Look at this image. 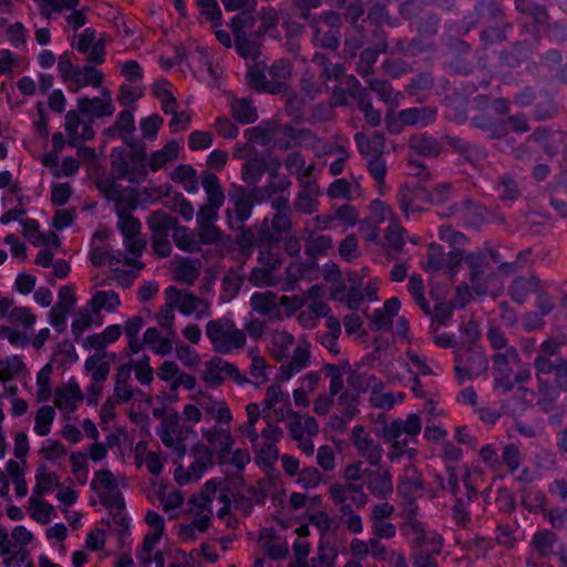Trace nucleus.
Wrapping results in <instances>:
<instances>
[{"label": "nucleus", "instance_id": "f257e3e1", "mask_svg": "<svg viewBox=\"0 0 567 567\" xmlns=\"http://www.w3.org/2000/svg\"><path fill=\"white\" fill-rule=\"evenodd\" d=\"M123 142L131 151L127 153L121 147L112 150L110 158L113 175L126 178L132 184H140L147 176L145 145L138 143L131 133L123 135Z\"/></svg>", "mask_w": 567, "mask_h": 567}, {"label": "nucleus", "instance_id": "f03ea898", "mask_svg": "<svg viewBox=\"0 0 567 567\" xmlns=\"http://www.w3.org/2000/svg\"><path fill=\"white\" fill-rule=\"evenodd\" d=\"M206 334L214 350L221 354L230 353L234 349H240L246 343V333L237 329L228 318L208 321Z\"/></svg>", "mask_w": 567, "mask_h": 567}, {"label": "nucleus", "instance_id": "7ed1b4c3", "mask_svg": "<svg viewBox=\"0 0 567 567\" xmlns=\"http://www.w3.org/2000/svg\"><path fill=\"white\" fill-rule=\"evenodd\" d=\"M176 224H178V219L162 209L153 212L147 217V225L151 229V244L156 256L165 258L171 255L172 246L168 235L171 230H174Z\"/></svg>", "mask_w": 567, "mask_h": 567}, {"label": "nucleus", "instance_id": "20e7f679", "mask_svg": "<svg viewBox=\"0 0 567 567\" xmlns=\"http://www.w3.org/2000/svg\"><path fill=\"white\" fill-rule=\"evenodd\" d=\"M488 360L480 347H463L455 352V373L461 381L487 371Z\"/></svg>", "mask_w": 567, "mask_h": 567}, {"label": "nucleus", "instance_id": "39448f33", "mask_svg": "<svg viewBox=\"0 0 567 567\" xmlns=\"http://www.w3.org/2000/svg\"><path fill=\"white\" fill-rule=\"evenodd\" d=\"M167 300L175 303L176 308L185 316L194 313L197 309V318L208 317L210 315V306L208 300L195 296L188 290H181L174 286H169L165 290Z\"/></svg>", "mask_w": 567, "mask_h": 567}, {"label": "nucleus", "instance_id": "423d86ee", "mask_svg": "<svg viewBox=\"0 0 567 567\" xmlns=\"http://www.w3.org/2000/svg\"><path fill=\"white\" fill-rule=\"evenodd\" d=\"M227 196L230 204L226 210L227 224L246 221L251 216L254 208L248 190L244 186L233 183L228 188Z\"/></svg>", "mask_w": 567, "mask_h": 567}, {"label": "nucleus", "instance_id": "0eeeda50", "mask_svg": "<svg viewBox=\"0 0 567 567\" xmlns=\"http://www.w3.org/2000/svg\"><path fill=\"white\" fill-rule=\"evenodd\" d=\"M192 455L195 457V461L189 466L187 473L179 475L178 470L175 471V480L179 485L187 484L190 481L192 475L195 480H199L206 468L209 465H213V451L204 444L198 443L194 445L192 449Z\"/></svg>", "mask_w": 567, "mask_h": 567}, {"label": "nucleus", "instance_id": "6e6552de", "mask_svg": "<svg viewBox=\"0 0 567 567\" xmlns=\"http://www.w3.org/2000/svg\"><path fill=\"white\" fill-rule=\"evenodd\" d=\"M483 17H487L491 22L499 23L505 20V12L494 0L478 1L474 7L473 12L465 17V33L475 28Z\"/></svg>", "mask_w": 567, "mask_h": 567}, {"label": "nucleus", "instance_id": "1a4fd4ad", "mask_svg": "<svg viewBox=\"0 0 567 567\" xmlns=\"http://www.w3.org/2000/svg\"><path fill=\"white\" fill-rule=\"evenodd\" d=\"M534 368L539 382H542V375L554 373V383L558 388L567 379V359L563 357H536Z\"/></svg>", "mask_w": 567, "mask_h": 567}, {"label": "nucleus", "instance_id": "9d476101", "mask_svg": "<svg viewBox=\"0 0 567 567\" xmlns=\"http://www.w3.org/2000/svg\"><path fill=\"white\" fill-rule=\"evenodd\" d=\"M78 104L80 113L96 117L111 116L115 111L111 92L106 87H102L101 97H81L78 100Z\"/></svg>", "mask_w": 567, "mask_h": 567}, {"label": "nucleus", "instance_id": "9b49d317", "mask_svg": "<svg viewBox=\"0 0 567 567\" xmlns=\"http://www.w3.org/2000/svg\"><path fill=\"white\" fill-rule=\"evenodd\" d=\"M365 485L371 494L379 498H386L393 492L390 471L386 468L364 470Z\"/></svg>", "mask_w": 567, "mask_h": 567}, {"label": "nucleus", "instance_id": "f8f14e48", "mask_svg": "<svg viewBox=\"0 0 567 567\" xmlns=\"http://www.w3.org/2000/svg\"><path fill=\"white\" fill-rule=\"evenodd\" d=\"M310 346L306 340H300L298 346L295 348L291 361L280 367V374L277 377V381L284 382L289 380L291 377L300 372L303 368L310 363Z\"/></svg>", "mask_w": 567, "mask_h": 567}, {"label": "nucleus", "instance_id": "ddd939ff", "mask_svg": "<svg viewBox=\"0 0 567 567\" xmlns=\"http://www.w3.org/2000/svg\"><path fill=\"white\" fill-rule=\"evenodd\" d=\"M246 81L247 85L257 92L280 94L287 89L286 84L281 81H268L264 70L259 66V64H254L249 68V71L246 75Z\"/></svg>", "mask_w": 567, "mask_h": 567}, {"label": "nucleus", "instance_id": "4468645a", "mask_svg": "<svg viewBox=\"0 0 567 567\" xmlns=\"http://www.w3.org/2000/svg\"><path fill=\"white\" fill-rule=\"evenodd\" d=\"M421 419L417 414H410L406 420H394L385 424L382 429V437L391 442L393 439H399L402 433L409 435H416L421 432Z\"/></svg>", "mask_w": 567, "mask_h": 567}, {"label": "nucleus", "instance_id": "2eb2a0df", "mask_svg": "<svg viewBox=\"0 0 567 567\" xmlns=\"http://www.w3.org/2000/svg\"><path fill=\"white\" fill-rule=\"evenodd\" d=\"M277 132V125L275 123H267L266 125H258L251 127L245 132V137L247 138V143L244 145L241 150H238L234 155L237 157H244L243 152H254L255 148L251 145L252 143H258L262 146L268 145L271 140L275 138Z\"/></svg>", "mask_w": 567, "mask_h": 567}, {"label": "nucleus", "instance_id": "dca6fc26", "mask_svg": "<svg viewBox=\"0 0 567 567\" xmlns=\"http://www.w3.org/2000/svg\"><path fill=\"white\" fill-rule=\"evenodd\" d=\"M203 436L210 443L215 449L219 464L226 463V458L234 444V439L227 430H206L203 432Z\"/></svg>", "mask_w": 567, "mask_h": 567}, {"label": "nucleus", "instance_id": "f3484780", "mask_svg": "<svg viewBox=\"0 0 567 567\" xmlns=\"http://www.w3.org/2000/svg\"><path fill=\"white\" fill-rule=\"evenodd\" d=\"M84 395L75 381H71L66 386L56 388L55 406L68 412L75 411L78 404L82 402Z\"/></svg>", "mask_w": 567, "mask_h": 567}, {"label": "nucleus", "instance_id": "a211bd4d", "mask_svg": "<svg viewBox=\"0 0 567 567\" xmlns=\"http://www.w3.org/2000/svg\"><path fill=\"white\" fill-rule=\"evenodd\" d=\"M436 113V107L433 106L410 107L400 111L399 120L405 126L427 125L435 121Z\"/></svg>", "mask_w": 567, "mask_h": 567}, {"label": "nucleus", "instance_id": "6ab92c4d", "mask_svg": "<svg viewBox=\"0 0 567 567\" xmlns=\"http://www.w3.org/2000/svg\"><path fill=\"white\" fill-rule=\"evenodd\" d=\"M542 288V281L536 276L518 277L509 287V295L515 302L524 303L530 293H537Z\"/></svg>", "mask_w": 567, "mask_h": 567}, {"label": "nucleus", "instance_id": "aec40b11", "mask_svg": "<svg viewBox=\"0 0 567 567\" xmlns=\"http://www.w3.org/2000/svg\"><path fill=\"white\" fill-rule=\"evenodd\" d=\"M465 262L470 267V280L472 284L473 290L478 295L483 296L486 293V286L482 282V277L484 274V264H485V255L481 251L472 252L464 257Z\"/></svg>", "mask_w": 567, "mask_h": 567}, {"label": "nucleus", "instance_id": "412c9836", "mask_svg": "<svg viewBox=\"0 0 567 567\" xmlns=\"http://www.w3.org/2000/svg\"><path fill=\"white\" fill-rule=\"evenodd\" d=\"M104 80L103 73L92 65H84L75 70V74L69 85L70 91L78 92L81 86H100Z\"/></svg>", "mask_w": 567, "mask_h": 567}, {"label": "nucleus", "instance_id": "4be33fe9", "mask_svg": "<svg viewBox=\"0 0 567 567\" xmlns=\"http://www.w3.org/2000/svg\"><path fill=\"white\" fill-rule=\"evenodd\" d=\"M474 127L487 133L489 138L499 140L507 134L506 125L502 120H494L489 114L481 113L472 117Z\"/></svg>", "mask_w": 567, "mask_h": 567}, {"label": "nucleus", "instance_id": "5701e85b", "mask_svg": "<svg viewBox=\"0 0 567 567\" xmlns=\"http://www.w3.org/2000/svg\"><path fill=\"white\" fill-rule=\"evenodd\" d=\"M122 334L120 324H112L101 333H94L83 341L84 349H95L96 351L105 349L109 343L115 342Z\"/></svg>", "mask_w": 567, "mask_h": 567}, {"label": "nucleus", "instance_id": "b1692460", "mask_svg": "<svg viewBox=\"0 0 567 567\" xmlns=\"http://www.w3.org/2000/svg\"><path fill=\"white\" fill-rule=\"evenodd\" d=\"M410 528L415 536L413 545L415 547L431 546L434 554H440L442 548V539L436 534L426 535L423 525L417 520L410 522Z\"/></svg>", "mask_w": 567, "mask_h": 567}, {"label": "nucleus", "instance_id": "393cba45", "mask_svg": "<svg viewBox=\"0 0 567 567\" xmlns=\"http://www.w3.org/2000/svg\"><path fill=\"white\" fill-rule=\"evenodd\" d=\"M409 147L419 155L434 157L439 156L442 150L436 138L426 135H412L409 140Z\"/></svg>", "mask_w": 567, "mask_h": 567}, {"label": "nucleus", "instance_id": "a878e982", "mask_svg": "<svg viewBox=\"0 0 567 567\" xmlns=\"http://www.w3.org/2000/svg\"><path fill=\"white\" fill-rule=\"evenodd\" d=\"M202 185L207 194L208 203H212L215 206H223L225 194L221 189L217 175L209 171L203 172Z\"/></svg>", "mask_w": 567, "mask_h": 567}, {"label": "nucleus", "instance_id": "bb28decb", "mask_svg": "<svg viewBox=\"0 0 567 567\" xmlns=\"http://www.w3.org/2000/svg\"><path fill=\"white\" fill-rule=\"evenodd\" d=\"M250 307L262 316H270L278 310L277 295L272 291L255 292L250 298Z\"/></svg>", "mask_w": 567, "mask_h": 567}, {"label": "nucleus", "instance_id": "cd10ccee", "mask_svg": "<svg viewBox=\"0 0 567 567\" xmlns=\"http://www.w3.org/2000/svg\"><path fill=\"white\" fill-rule=\"evenodd\" d=\"M229 228L236 233L235 243L243 252H250L254 246H257L255 231L245 226V221L238 224H228Z\"/></svg>", "mask_w": 567, "mask_h": 567}, {"label": "nucleus", "instance_id": "c85d7f7f", "mask_svg": "<svg viewBox=\"0 0 567 567\" xmlns=\"http://www.w3.org/2000/svg\"><path fill=\"white\" fill-rule=\"evenodd\" d=\"M233 117L241 123H254L258 118L257 110L247 99H235L230 104Z\"/></svg>", "mask_w": 567, "mask_h": 567}, {"label": "nucleus", "instance_id": "c756f323", "mask_svg": "<svg viewBox=\"0 0 567 567\" xmlns=\"http://www.w3.org/2000/svg\"><path fill=\"white\" fill-rule=\"evenodd\" d=\"M179 145L176 141L168 142L163 150L154 152L148 163L150 168L153 172L158 171L166 163L176 159L178 156Z\"/></svg>", "mask_w": 567, "mask_h": 567}, {"label": "nucleus", "instance_id": "7c9ffc66", "mask_svg": "<svg viewBox=\"0 0 567 567\" xmlns=\"http://www.w3.org/2000/svg\"><path fill=\"white\" fill-rule=\"evenodd\" d=\"M266 173V159L254 157L241 166V178L248 185L257 184Z\"/></svg>", "mask_w": 567, "mask_h": 567}, {"label": "nucleus", "instance_id": "2f4dec72", "mask_svg": "<svg viewBox=\"0 0 567 567\" xmlns=\"http://www.w3.org/2000/svg\"><path fill=\"white\" fill-rule=\"evenodd\" d=\"M332 239L330 236L310 234L306 238L305 250L308 257L317 259L319 256H323L331 248Z\"/></svg>", "mask_w": 567, "mask_h": 567}, {"label": "nucleus", "instance_id": "473e14b6", "mask_svg": "<svg viewBox=\"0 0 567 567\" xmlns=\"http://www.w3.org/2000/svg\"><path fill=\"white\" fill-rule=\"evenodd\" d=\"M312 62L322 68L320 78L324 81L336 80L340 81L344 75V66L341 63L332 64L323 53H316L312 58Z\"/></svg>", "mask_w": 567, "mask_h": 567}, {"label": "nucleus", "instance_id": "72a5a7b5", "mask_svg": "<svg viewBox=\"0 0 567 567\" xmlns=\"http://www.w3.org/2000/svg\"><path fill=\"white\" fill-rule=\"evenodd\" d=\"M235 47L238 54L245 59L256 60L260 54V42L251 39L248 34L234 35Z\"/></svg>", "mask_w": 567, "mask_h": 567}, {"label": "nucleus", "instance_id": "f704fd0d", "mask_svg": "<svg viewBox=\"0 0 567 567\" xmlns=\"http://www.w3.org/2000/svg\"><path fill=\"white\" fill-rule=\"evenodd\" d=\"M173 240L179 249L188 252H195L200 249L199 243L194 238L188 228L178 224H176L173 230Z\"/></svg>", "mask_w": 567, "mask_h": 567}, {"label": "nucleus", "instance_id": "c9c22d12", "mask_svg": "<svg viewBox=\"0 0 567 567\" xmlns=\"http://www.w3.org/2000/svg\"><path fill=\"white\" fill-rule=\"evenodd\" d=\"M200 261L184 259L176 268V279L186 285H192L200 274Z\"/></svg>", "mask_w": 567, "mask_h": 567}, {"label": "nucleus", "instance_id": "e433bc0d", "mask_svg": "<svg viewBox=\"0 0 567 567\" xmlns=\"http://www.w3.org/2000/svg\"><path fill=\"white\" fill-rule=\"evenodd\" d=\"M380 53L383 52L372 47L363 49L359 54L357 72L363 78L371 75L374 72L373 64L378 61Z\"/></svg>", "mask_w": 567, "mask_h": 567}, {"label": "nucleus", "instance_id": "4c0bfd02", "mask_svg": "<svg viewBox=\"0 0 567 567\" xmlns=\"http://www.w3.org/2000/svg\"><path fill=\"white\" fill-rule=\"evenodd\" d=\"M120 305V298L114 291H97L91 300L92 311L100 313L103 308L114 310Z\"/></svg>", "mask_w": 567, "mask_h": 567}, {"label": "nucleus", "instance_id": "58836bf2", "mask_svg": "<svg viewBox=\"0 0 567 567\" xmlns=\"http://www.w3.org/2000/svg\"><path fill=\"white\" fill-rule=\"evenodd\" d=\"M256 239L258 247L272 249L281 238L271 228V224L269 225L268 219H264L257 228Z\"/></svg>", "mask_w": 567, "mask_h": 567}, {"label": "nucleus", "instance_id": "ea45409f", "mask_svg": "<svg viewBox=\"0 0 567 567\" xmlns=\"http://www.w3.org/2000/svg\"><path fill=\"white\" fill-rule=\"evenodd\" d=\"M55 411L50 405H43L37 411L34 431L45 436L50 433L51 424L53 423Z\"/></svg>", "mask_w": 567, "mask_h": 567}, {"label": "nucleus", "instance_id": "a19ab883", "mask_svg": "<svg viewBox=\"0 0 567 567\" xmlns=\"http://www.w3.org/2000/svg\"><path fill=\"white\" fill-rule=\"evenodd\" d=\"M205 367L203 380L212 386H219L224 382V377L221 375V358H213L210 361L206 362Z\"/></svg>", "mask_w": 567, "mask_h": 567}, {"label": "nucleus", "instance_id": "79ce46f5", "mask_svg": "<svg viewBox=\"0 0 567 567\" xmlns=\"http://www.w3.org/2000/svg\"><path fill=\"white\" fill-rule=\"evenodd\" d=\"M494 369L498 374H512V370L508 367L509 360L515 362L519 361V354L515 348H509L505 352L495 353L492 357Z\"/></svg>", "mask_w": 567, "mask_h": 567}, {"label": "nucleus", "instance_id": "37998d69", "mask_svg": "<svg viewBox=\"0 0 567 567\" xmlns=\"http://www.w3.org/2000/svg\"><path fill=\"white\" fill-rule=\"evenodd\" d=\"M377 381V379L368 373H359V372H351V374L348 378V384L350 390H352L354 393H357L359 396L367 392L373 383Z\"/></svg>", "mask_w": 567, "mask_h": 567}, {"label": "nucleus", "instance_id": "c03bdc74", "mask_svg": "<svg viewBox=\"0 0 567 567\" xmlns=\"http://www.w3.org/2000/svg\"><path fill=\"white\" fill-rule=\"evenodd\" d=\"M398 493L405 499H413L422 491V482L416 476H404L398 484Z\"/></svg>", "mask_w": 567, "mask_h": 567}, {"label": "nucleus", "instance_id": "a18cd8bd", "mask_svg": "<svg viewBox=\"0 0 567 567\" xmlns=\"http://www.w3.org/2000/svg\"><path fill=\"white\" fill-rule=\"evenodd\" d=\"M256 23V18L246 10H241L237 16L231 19V32L234 35L247 34L246 29H252Z\"/></svg>", "mask_w": 567, "mask_h": 567}, {"label": "nucleus", "instance_id": "49530a36", "mask_svg": "<svg viewBox=\"0 0 567 567\" xmlns=\"http://www.w3.org/2000/svg\"><path fill=\"white\" fill-rule=\"evenodd\" d=\"M357 32L359 34L347 38L343 43V58L353 60L358 55V51L361 50L364 45L361 25H357Z\"/></svg>", "mask_w": 567, "mask_h": 567}, {"label": "nucleus", "instance_id": "de8ad7c7", "mask_svg": "<svg viewBox=\"0 0 567 567\" xmlns=\"http://www.w3.org/2000/svg\"><path fill=\"white\" fill-rule=\"evenodd\" d=\"M100 486H104L109 492L117 489V481L110 470H100L95 473V477L91 483L94 492L100 491Z\"/></svg>", "mask_w": 567, "mask_h": 567}, {"label": "nucleus", "instance_id": "09e8293b", "mask_svg": "<svg viewBox=\"0 0 567 567\" xmlns=\"http://www.w3.org/2000/svg\"><path fill=\"white\" fill-rule=\"evenodd\" d=\"M502 193L499 195L503 202H516L520 197V189L517 183L509 176L503 175L499 178Z\"/></svg>", "mask_w": 567, "mask_h": 567}, {"label": "nucleus", "instance_id": "8fccbe9b", "mask_svg": "<svg viewBox=\"0 0 567 567\" xmlns=\"http://www.w3.org/2000/svg\"><path fill=\"white\" fill-rule=\"evenodd\" d=\"M31 507L33 508L31 517L41 524H48L50 515L54 511L53 506L38 498H30Z\"/></svg>", "mask_w": 567, "mask_h": 567}, {"label": "nucleus", "instance_id": "3c124183", "mask_svg": "<svg viewBox=\"0 0 567 567\" xmlns=\"http://www.w3.org/2000/svg\"><path fill=\"white\" fill-rule=\"evenodd\" d=\"M322 4V0H292V6L299 12V18L313 24L317 22L312 16L311 10L318 9Z\"/></svg>", "mask_w": 567, "mask_h": 567}, {"label": "nucleus", "instance_id": "603ef678", "mask_svg": "<svg viewBox=\"0 0 567 567\" xmlns=\"http://www.w3.org/2000/svg\"><path fill=\"white\" fill-rule=\"evenodd\" d=\"M403 233H404V229L395 223H392L385 229L384 239L392 250L399 251L403 247V245H404Z\"/></svg>", "mask_w": 567, "mask_h": 567}, {"label": "nucleus", "instance_id": "864d4df0", "mask_svg": "<svg viewBox=\"0 0 567 567\" xmlns=\"http://www.w3.org/2000/svg\"><path fill=\"white\" fill-rule=\"evenodd\" d=\"M450 187H451L450 184H442V185L435 187L433 192H429L426 188H420L416 192V194L424 195L426 203H430L433 205H440L447 200V194H449Z\"/></svg>", "mask_w": 567, "mask_h": 567}, {"label": "nucleus", "instance_id": "5fc2aeb1", "mask_svg": "<svg viewBox=\"0 0 567 567\" xmlns=\"http://www.w3.org/2000/svg\"><path fill=\"white\" fill-rule=\"evenodd\" d=\"M390 19V12L384 3L377 1L373 3L367 14V20L375 27L386 23Z\"/></svg>", "mask_w": 567, "mask_h": 567}, {"label": "nucleus", "instance_id": "6e6d98bb", "mask_svg": "<svg viewBox=\"0 0 567 567\" xmlns=\"http://www.w3.org/2000/svg\"><path fill=\"white\" fill-rule=\"evenodd\" d=\"M440 18L436 14H429L420 20L417 32L423 38H432L437 34L440 28Z\"/></svg>", "mask_w": 567, "mask_h": 567}, {"label": "nucleus", "instance_id": "4d7b16f0", "mask_svg": "<svg viewBox=\"0 0 567 567\" xmlns=\"http://www.w3.org/2000/svg\"><path fill=\"white\" fill-rule=\"evenodd\" d=\"M199 244L213 245L221 239V231L215 224L198 225Z\"/></svg>", "mask_w": 567, "mask_h": 567}, {"label": "nucleus", "instance_id": "13d9d810", "mask_svg": "<svg viewBox=\"0 0 567 567\" xmlns=\"http://www.w3.org/2000/svg\"><path fill=\"white\" fill-rule=\"evenodd\" d=\"M368 171L378 183L381 193L384 186V178L388 171L385 162L381 156L373 157L368 163Z\"/></svg>", "mask_w": 567, "mask_h": 567}, {"label": "nucleus", "instance_id": "bf43d9fd", "mask_svg": "<svg viewBox=\"0 0 567 567\" xmlns=\"http://www.w3.org/2000/svg\"><path fill=\"white\" fill-rule=\"evenodd\" d=\"M117 227L126 239H132L140 234L141 223L132 215L118 217Z\"/></svg>", "mask_w": 567, "mask_h": 567}, {"label": "nucleus", "instance_id": "052dcab7", "mask_svg": "<svg viewBox=\"0 0 567 567\" xmlns=\"http://www.w3.org/2000/svg\"><path fill=\"white\" fill-rule=\"evenodd\" d=\"M322 371H324L326 375L330 378L329 394H331V396L339 394L343 389V377L338 372V369L334 368V364L332 363H324Z\"/></svg>", "mask_w": 567, "mask_h": 567}, {"label": "nucleus", "instance_id": "680f3d73", "mask_svg": "<svg viewBox=\"0 0 567 567\" xmlns=\"http://www.w3.org/2000/svg\"><path fill=\"white\" fill-rule=\"evenodd\" d=\"M213 144V135L209 132L194 131L188 137V146L193 151L206 150Z\"/></svg>", "mask_w": 567, "mask_h": 567}, {"label": "nucleus", "instance_id": "e2e57ef3", "mask_svg": "<svg viewBox=\"0 0 567 567\" xmlns=\"http://www.w3.org/2000/svg\"><path fill=\"white\" fill-rule=\"evenodd\" d=\"M121 179L120 177H115L113 172L111 171V177L101 179L99 178L95 182L96 188L104 194L107 199L114 200L116 196L120 194L118 185H116L115 181Z\"/></svg>", "mask_w": 567, "mask_h": 567}, {"label": "nucleus", "instance_id": "0e129e2a", "mask_svg": "<svg viewBox=\"0 0 567 567\" xmlns=\"http://www.w3.org/2000/svg\"><path fill=\"white\" fill-rule=\"evenodd\" d=\"M37 485L34 494L42 496L48 493L52 485H59V478L55 473H41L35 475Z\"/></svg>", "mask_w": 567, "mask_h": 567}, {"label": "nucleus", "instance_id": "69168bd1", "mask_svg": "<svg viewBox=\"0 0 567 567\" xmlns=\"http://www.w3.org/2000/svg\"><path fill=\"white\" fill-rule=\"evenodd\" d=\"M135 377L142 384H148L153 380V369L150 367V358L144 355L134 364Z\"/></svg>", "mask_w": 567, "mask_h": 567}, {"label": "nucleus", "instance_id": "338daca9", "mask_svg": "<svg viewBox=\"0 0 567 567\" xmlns=\"http://www.w3.org/2000/svg\"><path fill=\"white\" fill-rule=\"evenodd\" d=\"M8 317L11 322H21L27 329L35 322V316L31 313L29 308L24 307H14Z\"/></svg>", "mask_w": 567, "mask_h": 567}, {"label": "nucleus", "instance_id": "774afa93", "mask_svg": "<svg viewBox=\"0 0 567 567\" xmlns=\"http://www.w3.org/2000/svg\"><path fill=\"white\" fill-rule=\"evenodd\" d=\"M72 308L68 307L64 303H56L49 313L50 323L55 327L59 331L64 329L66 315L71 311Z\"/></svg>", "mask_w": 567, "mask_h": 567}]
</instances>
